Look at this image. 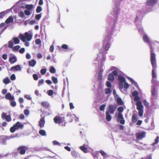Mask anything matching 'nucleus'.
I'll return each instance as SVG.
<instances>
[{
    "label": "nucleus",
    "instance_id": "obj_35",
    "mask_svg": "<svg viewBox=\"0 0 159 159\" xmlns=\"http://www.w3.org/2000/svg\"><path fill=\"white\" fill-rule=\"evenodd\" d=\"M106 107V104H103L101 105L99 107V109L101 111H103L105 109V107Z\"/></svg>",
    "mask_w": 159,
    "mask_h": 159
},
{
    "label": "nucleus",
    "instance_id": "obj_28",
    "mask_svg": "<svg viewBox=\"0 0 159 159\" xmlns=\"http://www.w3.org/2000/svg\"><path fill=\"white\" fill-rule=\"evenodd\" d=\"M103 70H100L99 72L98 79L99 80H101L102 78Z\"/></svg>",
    "mask_w": 159,
    "mask_h": 159
},
{
    "label": "nucleus",
    "instance_id": "obj_11",
    "mask_svg": "<svg viewBox=\"0 0 159 159\" xmlns=\"http://www.w3.org/2000/svg\"><path fill=\"white\" fill-rule=\"evenodd\" d=\"M5 98L6 99L10 100L12 101L14 99V98L13 96H12L10 93H8L6 94L5 96Z\"/></svg>",
    "mask_w": 159,
    "mask_h": 159
},
{
    "label": "nucleus",
    "instance_id": "obj_41",
    "mask_svg": "<svg viewBox=\"0 0 159 159\" xmlns=\"http://www.w3.org/2000/svg\"><path fill=\"white\" fill-rule=\"evenodd\" d=\"M16 130V128L13 125L12 127H11L10 130L11 133H13Z\"/></svg>",
    "mask_w": 159,
    "mask_h": 159
},
{
    "label": "nucleus",
    "instance_id": "obj_5",
    "mask_svg": "<svg viewBox=\"0 0 159 159\" xmlns=\"http://www.w3.org/2000/svg\"><path fill=\"white\" fill-rule=\"evenodd\" d=\"M61 116H56L54 119L53 120L54 122L56 124H60L63 122L65 121V118L62 114Z\"/></svg>",
    "mask_w": 159,
    "mask_h": 159
},
{
    "label": "nucleus",
    "instance_id": "obj_43",
    "mask_svg": "<svg viewBox=\"0 0 159 159\" xmlns=\"http://www.w3.org/2000/svg\"><path fill=\"white\" fill-rule=\"evenodd\" d=\"M159 142V140H155V142L152 143V145H151L154 147H155L157 146V144Z\"/></svg>",
    "mask_w": 159,
    "mask_h": 159
},
{
    "label": "nucleus",
    "instance_id": "obj_8",
    "mask_svg": "<svg viewBox=\"0 0 159 159\" xmlns=\"http://www.w3.org/2000/svg\"><path fill=\"white\" fill-rule=\"evenodd\" d=\"M132 143L135 146L140 148L142 147V145H143V144L141 142L139 141V140H131Z\"/></svg>",
    "mask_w": 159,
    "mask_h": 159
},
{
    "label": "nucleus",
    "instance_id": "obj_46",
    "mask_svg": "<svg viewBox=\"0 0 159 159\" xmlns=\"http://www.w3.org/2000/svg\"><path fill=\"white\" fill-rule=\"evenodd\" d=\"M33 77L34 79L35 80H37L39 79V77L36 74H34L33 75Z\"/></svg>",
    "mask_w": 159,
    "mask_h": 159
},
{
    "label": "nucleus",
    "instance_id": "obj_27",
    "mask_svg": "<svg viewBox=\"0 0 159 159\" xmlns=\"http://www.w3.org/2000/svg\"><path fill=\"white\" fill-rule=\"evenodd\" d=\"M143 39L145 42L148 43H150V42L148 36L146 34H145L143 35Z\"/></svg>",
    "mask_w": 159,
    "mask_h": 159
},
{
    "label": "nucleus",
    "instance_id": "obj_33",
    "mask_svg": "<svg viewBox=\"0 0 159 159\" xmlns=\"http://www.w3.org/2000/svg\"><path fill=\"white\" fill-rule=\"evenodd\" d=\"M39 134L42 136H45L46 134L45 131L43 129L40 130L39 131Z\"/></svg>",
    "mask_w": 159,
    "mask_h": 159
},
{
    "label": "nucleus",
    "instance_id": "obj_52",
    "mask_svg": "<svg viewBox=\"0 0 159 159\" xmlns=\"http://www.w3.org/2000/svg\"><path fill=\"white\" fill-rule=\"evenodd\" d=\"M111 91L110 88H107L105 89V93L106 94H108L111 93Z\"/></svg>",
    "mask_w": 159,
    "mask_h": 159
},
{
    "label": "nucleus",
    "instance_id": "obj_20",
    "mask_svg": "<svg viewBox=\"0 0 159 159\" xmlns=\"http://www.w3.org/2000/svg\"><path fill=\"white\" fill-rule=\"evenodd\" d=\"M11 70H21V68L19 65H17L15 66H13L11 67Z\"/></svg>",
    "mask_w": 159,
    "mask_h": 159
},
{
    "label": "nucleus",
    "instance_id": "obj_14",
    "mask_svg": "<svg viewBox=\"0 0 159 159\" xmlns=\"http://www.w3.org/2000/svg\"><path fill=\"white\" fill-rule=\"evenodd\" d=\"M13 125L16 129H18L19 128H22L23 127V125L19 121L17 122Z\"/></svg>",
    "mask_w": 159,
    "mask_h": 159
},
{
    "label": "nucleus",
    "instance_id": "obj_47",
    "mask_svg": "<svg viewBox=\"0 0 159 159\" xmlns=\"http://www.w3.org/2000/svg\"><path fill=\"white\" fill-rule=\"evenodd\" d=\"M44 81L43 80L41 79L39 80L38 85V86L39 87L41 85L44 83Z\"/></svg>",
    "mask_w": 159,
    "mask_h": 159
},
{
    "label": "nucleus",
    "instance_id": "obj_32",
    "mask_svg": "<svg viewBox=\"0 0 159 159\" xmlns=\"http://www.w3.org/2000/svg\"><path fill=\"white\" fill-rule=\"evenodd\" d=\"M52 80L54 84H56L57 83V79L56 77L52 76Z\"/></svg>",
    "mask_w": 159,
    "mask_h": 159
},
{
    "label": "nucleus",
    "instance_id": "obj_58",
    "mask_svg": "<svg viewBox=\"0 0 159 159\" xmlns=\"http://www.w3.org/2000/svg\"><path fill=\"white\" fill-rule=\"evenodd\" d=\"M52 143L54 145H58V146L61 145V144L56 141H53Z\"/></svg>",
    "mask_w": 159,
    "mask_h": 159
},
{
    "label": "nucleus",
    "instance_id": "obj_22",
    "mask_svg": "<svg viewBox=\"0 0 159 159\" xmlns=\"http://www.w3.org/2000/svg\"><path fill=\"white\" fill-rule=\"evenodd\" d=\"M36 63V61L34 59H33L29 61V65L30 66H34Z\"/></svg>",
    "mask_w": 159,
    "mask_h": 159
},
{
    "label": "nucleus",
    "instance_id": "obj_59",
    "mask_svg": "<svg viewBox=\"0 0 159 159\" xmlns=\"http://www.w3.org/2000/svg\"><path fill=\"white\" fill-rule=\"evenodd\" d=\"M107 86L109 88H110L111 87V84L110 82L109 81H107L106 83Z\"/></svg>",
    "mask_w": 159,
    "mask_h": 159
},
{
    "label": "nucleus",
    "instance_id": "obj_26",
    "mask_svg": "<svg viewBox=\"0 0 159 159\" xmlns=\"http://www.w3.org/2000/svg\"><path fill=\"white\" fill-rule=\"evenodd\" d=\"M116 101L117 103L119 105H123L124 104V102L121 98H118L117 99Z\"/></svg>",
    "mask_w": 159,
    "mask_h": 159
},
{
    "label": "nucleus",
    "instance_id": "obj_37",
    "mask_svg": "<svg viewBox=\"0 0 159 159\" xmlns=\"http://www.w3.org/2000/svg\"><path fill=\"white\" fill-rule=\"evenodd\" d=\"M42 11V8L40 6H38L36 9L37 13H39L40 12Z\"/></svg>",
    "mask_w": 159,
    "mask_h": 159
},
{
    "label": "nucleus",
    "instance_id": "obj_30",
    "mask_svg": "<svg viewBox=\"0 0 159 159\" xmlns=\"http://www.w3.org/2000/svg\"><path fill=\"white\" fill-rule=\"evenodd\" d=\"M50 72L52 74L55 73L56 72V70L53 66H51L49 70Z\"/></svg>",
    "mask_w": 159,
    "mask_h": 159
},
{
    "label": "nucleus",
    "instance_id": "obj_4",
    "mask_svg": "<svg viewBox=\"0 0 159 159\" xmlns=\"http://www.w3.org/2000/svg\"><path fill=\"white\" fill-rule=\"evenodd\" d=\"M117 110L119 111L118 114V118L120 119V123L122 124H124L125 123V120H124L123 116L121 113L123 111L124 108L122 107H119L117 108Z\"/></svg>",
    "mask_w": 159,
    "mask_h": 159
},
{
    "label": "nucleus",
    "instance_id": "obj_61",
    "mask_svg": "<svg viewBox=\"0 0 159 159\" xmlns=\"http://www.w3.org/2000/svg\"><path fill=\"white\" fill-rule=\"evenodd\" d=\"M7 116L5 113L3 112L2 114V119H5Z\"/></svg>",
    "mask_w": 159,
    "mask_h": 159
},
{
    "label": "nucleus",
    "instance_id": "obj_13",
    "mask_svg": "<svg viewBox=\"0 0 159 159\" xmlns=\"http://www.w3.org/2000/svg\"><path fill=\"white\" fill-rule=\"evenodd\" d=\"M45 123V116L42 117L39 122V124L40 128L43 127Z\"/></svg>",
    "mask_w": 159,
    "mask_h": 159
},
{
    "label": "nucleus",
    "instance_id": "obj_9",
    "mask_svg": "<svg viewBox=\"0 0 159 159\" xmlns=\"http://www.w3.org/2000/svg\"><path fill=\"white\" fill-rule=\"evenodd\" d=\"M158 1V0H148L146 4L148 6H153L157 3Z\"/></svg>",
    "mask_w": 159,
    "mask_h": 159
},
{
    "label": "nucleus",
    "instance_id": "obj_64",
    "mask_svg": "<svg viewBox=\"0 0 159 159\" xmlns=\"http://www.w3.org/2000/svg\"><path fill=\"white\" fill-rule=\"evenodd\" d=\"M61 48L64 49H67L68 48V46L66 44H63L61 46Z\"/></svg>",
    "mask_w": 159,
    "mask_h": 159
},
{
    "label": "nucleus",
    "instance_id": "obj_62",
    "mask_svg": "<svg viewBox=\"0 0 159 159\" xmlns=\"http://www.w3.org/2000/svg\"><path fill=\"white\" fill-rule=\"evenodd\" d=\"M24 113L25 115L28 116L29 113V110L28 109H25L24 111Z\"/></svg>",
    "mask_w": 159,
    "mask_h": 159
},
{
    "label": "nucleus",
    "instance_id": "obj_2",
    "mask_svg": "<svg viewBox=\"0 0 159 159\" xmlns=\"http://www.w3.org/2000/svg\"><path fill=\"white\" fill-rule=\"evenodd\" d=\"M32 34H29L28 32H26L24 35L20 34L19 37L22 41L25 42L26 40L28 41H30L32 39Z\"/></svg>",
    "mask_w": 159,
    "mask_h": 159
},
{
    "label": "nucleus",
    "instance_id": "obj_18",
    "mask_svg": "<svg viewBox=\"0 0 159 159\" xmlns=\"http://www.w3.org/2000/svg\"><path fill=\"white\" fill-rule=\"evenodd\" d=\"M80 149L83 151L84 153H86L88 152V148L86 147L85 144H84L83 146L80 147Z\"/></svg>",
    "mask_w": 159,
    "mask_h": 159
},
{
    "label": "nucleus",
    "instance_id": "obj_6",
    "mask_svg": "<svg viewBox=\"0 0 159 159\" xmlns=\"http://www.w3.org/2000/svg\"><path fill=\"white\" fill-rule=\"evenodd\" d=\"M117 106L116 105L110 104L108 106V109L107 111H109L111 114H113L116 110Z\"/></svg>",
    "mask_w": 159,
    "mask_h": 159
},
{
    "label": "nucleus",
    "instance_id": "obj_39",
    "mask_svg": "<svg viewBox=\"0 0 159 159\" xmlns=\"http://www.w3.org/2000/svg\"><path fill=\"white\" fill-rule=\"evenodd\" d=\"M5 119L7 122L11 121V115H7Z\"/></svg>",
    "mask_w": 159,
    "mask_h": 159
},
{
    "label": "nucleus",
    "instance_id": "obj_19",
    "mask_svg": "<svg viewBox=\"0 0 159 159\" xmlns=\"http://www.w3.org/2000/svg\"><path fill=\"white\" fill-rule=\"evenodd\" d=\"M13 21L14 19L13 16H10L6 20L5 22L6 24H7L10 23H13Z\"/></svg>",
    "mask_w": 159,
    "mask_h": 159
},
{
    "label": "nucleus",
    "instance_id": "obj_48",
    "mask_svg": "<svg viewBox=\"0 0 159 159\" xmlns=\"http://www.w3.org/2000/svg\"><path fill=\"white\" fill-rule=\"evenodd\" d=\"M46 72V70L45 68L42 69L40 70V72L42 75H44Z\"/></svg>",
    "mask_w": 159,
    "mask_h": 159
},
{
    "label": "nucleus",
    "instance_id": "obj_38",
    "mask_svg": "<svg viewBox=\"0 0 159 159\" xmlns=\"http://www.w3.org/2000/svg\"><path fill=\"white\" fill-rule=\"evenodd\" d=\"M71 154L72 156L74 158H76L77 157H78L77 155L76 152L75 151H73L71 152Z\"/></svg>",
    "mask_w": 159,
    "mask_h": 159
},
{
    "label": "nucleus",
    "instance_id": "obj_10",
    "mask_svg": "<svg viewBox=\"0 0 159 159\" xmlns=\"http://www.w3.org/2000/svg\"><path fill=\"white\" fill-rule=\"evenodd\" d=\"M26 148V147L25 146H21L19 147L18 149V152H19L21 154H24L25 152V149Z\"/></svg>",
    "mask_w": 159,
    "mask_h": 159
},
{
    "label": "nucleus",
    "instance_id": "obj_54",
    "mask_svg": "<svg viewBox=\"0 0 159 159\" xmlns=\"http://www.w3.org/2000/svg\"><path fill=\"white\" fill-rule=\"evenodd\" d=\"M138 93L137 91H134L132 93V95L134 97H135L136 96H138Z\"/></svg>",
    "mask_w": 159,
    "mask_h": 159
},
{
    "label": "nucleus",
    "instance_id": "obj_7",
    "mask_svg": "<svg viewBox=\"0 0 159 159\" xmlns=\"http://www.w3.org/2000/svg\"><path fill=\"white\" fill-rule=\"evenodd\" d=\"M146 135V132L143 131L138 132L136 134V138L138 139L144 138L145 137Z\"/></svg>",
    "mask_w": 159,
    "mask_h": 159
},
{
    "label": "nucleus",
    "instance_id": "obj_34",
    "mask_svg": "<svg viewBox=\"0 0 159 159\" xmlns=\"http://www.w3.org/2000/svg\"><path fill=\"white\" fill-rule=\"evenodd\" d=\"M4 83L6 84H7L10 83V80L8 78H6L3 80Z\"/></svg>",
    "mask_w": 159,
    "mask_h": 159
},
{
    "label": "nucleus",
    "instance_id": "obj_60",
    "mask_svg": "<svg viewBox=\"0 0 159 159\" xmlns=\"http://www.w3.org/2000/svg\"><path fill=\"white\" fill-rule=\"evenodd\" d=\"M16 76L14 74L12 75L10 77L11 80H14L16 79Z\"/></svg>",
    "mask_w": 159,
    "mask_h": 159
},
{
    "label": "nucleus",
    "instance_id": "obj_49",
    "mask_svg": "<svg viewBox=\"0 0 159 159\" xmlns=\"http://www.w3.org/2000/svg\"><path fill=\"white\" fill-rule=\"evenodd\" d=\"M42 16V14L40 13L39 14H37L35 16V18L36 19L38 20H39L41 18Z\"/></svg>",
    "mask_w": 159,
    "mask_h": 159
},
{
    "label": "nucleus",
    "instance_id": "obj_56",
    "mask_svg": "<svg viewBox=\"0 0 159 159\" xmlns=\"http://www.w3.org/2000/svg\"><path fill=\"white\" fill-rule=\"evenodd\" d=\"M54 50V47L52 45H51L49 48V51L51 52H53Z\"/></svg>",
    "mask_w": 159,
    "mask_h": 159
},
{
    "label": "nucleus",
    "instance_id": "obj_31",
    "mask_svg": "<svg viewBox=\"0 0 159 159\" xmlns=\"http://www.w3.org/2000/svg\"><path fill=\"white\" fill-rule=\"evenodd\" d=\"M12 39L14 42L16 44L19 43L20 42V40L17 37L13 38Z\"/></svg>",
    "mask_w": 159,
    "mask_h": 159
},
{
    "label": "nucleus",
    "instance_id": "obj_3",
    "mask_svg": "<svg viewBox=\"0 0 159 159\" xmlns=\"http://www.w3.org/2000/svg\"><path fill=\"white\" fill-rule=\"evenodd\" d=\"M149 44V45L150 47V49H151L150 59H151L152 56L154 55L155 56V59H156V55L154 52L153 49L157 46V45L158 44V42L155 41L154 42H150Z\"/></svg>",
    "mask_w": 159,
    "mask_h": 159
},
{
    "label": "nucleus",
    "instance_id": "obj_24",
    "mask_svg": "<svg viewBox=\"0 0 159 159\" xmlns=\"http://www.w3.org/2000/svg\"><path fill=\"white\" fill-rule=\"evenodd\" d=\"M107 79L110 81H112L114 80L115 77L112 73H110L108 75Z\"/></svg>",
    "mask_w": 159,
    "mask_h": 159
},
{
    "label": "nucleus",
    "instance_id": "obj_29",
    "mask_svg": "<svg viewBox=\"0 0 159 159\" xmlns=\"http://www.w3.org/2000/svg\"><path fill=\"white\" fill-rule=\"evenodd\" d=\"M33 7V5L32 4H26L25 6V7L28 10H31Z\"/></svg>",
    "mask_w": 159,
    "mask_h": 159
},
{
    "label": "nucleus",
    "instance_id": "obj_12",
    "mask_svg": "<svg viewBox=\"0 0 159 159\" xmlns=\"http://www.w3.org/2000/svg\"><path fill=\"white\" fill-rule=\"evenodd\" d=\"M137 109L138 110H142L143 109V105H142V102L140 101H138L136 102Z\"/></svg>",
    "mask_w": 159,
    "mask_h": 159
},
{
    "label": "nucleus",
    "instance_id": "obj_45",
    "mask_svg": "<svg viewBox=\"0 0 159 159\" xmlns=\"http://www.w3.org/2000/svg\"><path fill=\"white\" fill-rule=\"evenodd\" d=\"M48 94L49 96H52L53 94V91L52 90H48L47 91Z\"/></svg>",
    "mask_w": 159,
    "mask_h": 159
},
{
    "label": "nucleus",
    "instance_id": "obj_16",
    "mask_svg": "<svg viewBox=\"0 0 159 159\" xmlns=\"http://www.w3.org/2000/svg\"><path fill=\"white\" fill-rule=\"evenodd\" d=\"M101 155L103 157L104 159H107L109 157V156L102 150H100L99 151Z\"/></svg>",
    "mask_w": 159,
    "mask_h": 159
},
{
    "label": "nucleus",
    "instance_id": "obj_25",
    "mask_svg": "<svg viewBox=\"0 0 159 159\" xmlns=\"http://www.w3.org/2000/svg\"><path fill=\"white\" fill-rule=\"evenodd\" d=\"M118 80L119 81V82L123 83L125 82V78L122 76L120 75H118Z\"/></svg>",
    "mask_w": 159,
    "mask_h": 159
},
{
    "label": "nucleus",
    "instance_id": "obj_40",
    "mask_svg": "<svg viewBox=\"0 0 159 159\" xmlns=\"http://www.w3.org/2000/svg\"><path fill=\"white\" fill-rule=\"evenodd\" d=\"M67 116L68 117H69L70 118V120H69L70 122H72L73 120V117L71 114L70 113H69L67 114Z\"/></svg>",
    "mask_w": 159,
    "mask_h": 159
},
{
    "label": "nucleus",
    "instance_id": "obj_1",
    "mask_svg": "<svg viewBox=\"0 0 159 159\" xmlns=\"http://www.w3.org/2000/svg\"><path fill=\"white\" fill-rule=\"evenodd\" d=\"M150 61L152 67V75L153 78H155L157 75L155 71H156L157 67L156 59H155V56L152 55Z\"/></svg>",
    "mask_w": 159,
    "mask_h": 159
},
{
    "label": "nucleus",
    "instance_id": "obj_36",
    "mask_svg": "<svg viewBox=\"0 0 159 159\" xmlns=\"http://www.w3.org/2000/svg\"><path fill=\"white\" fill-rule=\"evenodd\" d=\"M20 48V47L19 45H17L12 47V50L13 51H17Z\"/></svg>",
    "mask_w": 159,
    "mask_h": 159
},
{
    "label": "nucleus",
    "instance_id": "obj_63",
    "mask_svg": "<svg viewBox=\"0 0 159 159\" xmlns=\"http://www.w3.org/2000/svg\"><path fill=\"white\" fill-rule=\"evenodd\" d=\"M143 103L144 105L146 107H148L149 103L146 100H144Z\"/></svg>",
    "mask_w": 159,
    "mask_h": 159
},
{
    "label": "nucleus",
    "instance_id": "obj_21",
    "mask_svg": "<svg viewBox=\"0 0 159 159\" xmlns=\"http://www.w3.org/2000/svg\"><path fill=\"white\" fill-rule=\"evenodd\" d=\"M108 111H106V119L107 121H110L112 117L111 116L110 114V113L108 112Z\"/></svg>",
    "mask_w": 159,
    "mask_h": 159
},
{
    "label": "nucleus",
    "instance_id": "obj_55",
    "mask_svg": "<svg viewBox=\"0 0 159 159\" xmlns=\"http://www.w3.org/2000/svg\"><path fill=\"white\" fill-rule=\"evenodd\" d=\"M5 15V12L2 11L0 13V18H2Z\"/></svg>",
    "mask_w": 159,
    "mask_h": 159
},
{
    "label": "nucleus",
    "instance_id": "obj_15",
    "mask_svg": "<svg viewBox=\"0 0 159 159\" xmlns=\"http://www.w3.org/2000/svg\"><path fill=\"white\" fill-rule=\"evenodd\" d=\"M41 106L46 109H48L49 107V104L47 102H43L41 103Z\"/></svg>",
    "mask_w": 159,
    "mask_h": 159
},
{
    "label": "nucleus",
    "instance_id": "obj_57",
    "mask_svg": "<svg viewBox=\"0 0 159 159\" xmlns=\"http://www.w3.org/2000/svg\"><path fill=\"white\" fill-rule=\"evenodd\" d=\"M35 43L37 44H40L41 43V40L40 39H37L35 41Z\"/></svg>",
    "mask_w": 159,
    "mask_h": 159
},
{
    "label": "nucleus",
    "instance_id": "obj_50",
    "mask_svg": "<svg viewBox=\"0 0 159 159\" xmlns=\"http://www.w3.org/2000/svg\"><path fill=\"white\" fill-rule=\"evenodd\" d=\"M18 15L21 18H24L25 17L24 13L22 11L20 12L18 14Z\"/></svg>",
    "mask_w": 159,
    "mask_h": 159
},
{
    "label": "nucleus",
    "instance_id": "obj_53",
    "mask_svg": "<svg viewBox=\"0 0 159 159\" xmlns=\"http://www.w3.org/2000/svg\"><path fill=\"white\" fill-rule=\"evenodd\" d=\"M10 105L12 107H15L16 105V102L14 101H12L10 102Z\"/></svg>",
    "mask_w": 159,
    "mask_h": 159
},
{
    "label": "nucleus",
    "instance_id": "obj_23",
    "mask_svg": "<svg viewBox=\"0 0 159 159\" xmlns=\"http://www.w3.org/2000/svg\"><path fill=\"white\" fill-rule=\"evenodd\" d=\"M138 116L137 114H133L132 117V121L134 123H135L137 120Z\"/></svg>",
    "mask_w": 159,
    "mask_h": 159
},
{
    "label": "nucleus",
    "instance_id": "obj_17",
    "mask_svg": "<svg viewBox=\"0 0 159 159\" xmlns=\"http://www.w3.org/2000/svg\"><path fill=\"white\" fill-rule=\"evenodd\" d=\"M9 60L11 64H12L16 62L17 61V59L16 57L14 56L12 57H10Z\"/></svg>",
    "mask_w": 159,
    "mask_h": 159
},
{
    "label": "nucleus",
    "instance_id": "obj_42",
    "mask_svg": "<svg viewBox=\"0 0 159 159\" xmlns=\"http://www.w3.org/2000/svg\"><path fill=\"white\" fill-rule=\"evenodd\" d=\"M13 43L12 41H10L8 42V47L9 48H12L13 46Z\"/></svg>",
    "mask_w": 159,
    "mask_h": 159
},
{
    "label": "nucleus",
    "instance_id": "obj_51",
    "mask_svg": "<svg viewBox=\"0 0 159 159\" xmlns=\"http://www.w3.org/2000/svg\"><path fill=\"white\" fill-rule=\"evenodd\" d=\"M139 111L138 112V115H139L140 116L142 117L143 116V110H139Z\"/></svg>",
    "mask_w": 159,
    "mask_h": 159
},
{
    "label": "nucleus",
    "instance_id": "obj_44",
    "mask_svg": "<svg viewBox=\"0 0 159 159\" xmlns=\"http://www.w3.org/2000/svg\"><path fill=\"white\" fill-rule=\"evenodd\" d=\"M24 12L25 15L27 16H29L31 14L30 11L28 10H25Z\"/></svg>",
    "mask_w": 159,
    "mask_h": 159
}]
</instances>
